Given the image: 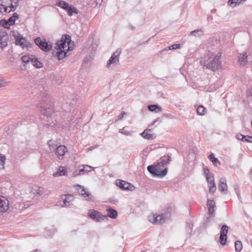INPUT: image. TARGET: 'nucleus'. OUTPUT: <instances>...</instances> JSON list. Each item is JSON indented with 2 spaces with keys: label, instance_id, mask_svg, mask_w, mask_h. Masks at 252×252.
<instances>
[{
  "label": "nucleus",
  "instance_id": "1",
  "mask_svg": "<svg viewBox=\"0 0 252 252\" xmlns=\"http://www.w3.org/2000/svg\"><path fill=\"white\" fill-rule=\"evenodd\" d=\"M221 54L219 52H209L201 58L200 64L212 71L218 70L221 67Z\"/></svg>",
  "mask_w": 252,
  "mask_h": 252
},
{
  "label": "nucleus",
  "instance_id": "2",
  "mask_svg": "<svg viewBox=\"0 0 252 252\" xmlns=\"http://www.w3.org/2000/svg\"><path fill=\"white\" fill-rule=\"evenodd\" d=\"M70 42V37L65 34L63 35L61 40L56 42L54 53L59 60H61L65 57L67 51L69 50V47H68L67 50H65V48Z\"/></svg>",
  "mask_w": 252,
  "mask_h": 252
},
{
  "label": "nucleus",
  "instance_id": "3",
  "mask_svg": "<svg viewBox=\"0 0 252 252\" xmlns=\"http://www.w3.org/2000/svg\"><path fill=\"white\" fill-rule=\"evenodd\" d=\"M38 107L40 108L41 113L46 117H50L54 112L51 98L47 94H43Z\"/></svg>",
  "mask_w": 252,
  "mask_h": 252
},
{
  "label": "nucleus",
  "instance_id": "4",
  "mask_svg": "<svg viewBox=\"0 0 252 252\" xmlns=\"http://www.w3.org/2000/svg\"><path fill=\"white\" fill-rule=\"evenodd\" d=\"M35 44L42 51L49 52L52 49V45L46 41L45 39L37 37L34 39Z\"/></svg>",
  "mask_w": 252,
  "mask_h": 252
},
{
  "label": "nucleus",
  "instance_id": "5",
  "mask_svg": "<svg viewBox=\"0 0 252 252\" xmlns=\"http://www.w3.org/2000/svg\"><path fill=\"white\" fill-rule=\"evenodd\" d=\"M148 219L150 222L156 224H162L165 220L162 214L158 215L154 213L150 214L148 217Z\"/></svg>",
  "mask_w": 252,
  "mask_h": 252
},
{
  "label": "nucleus",
  "instance_id": "6",
  "mask_svg": "<svg viewBox=\"0 0 252 252\" xmlns=\"http://www.w3.org/2000/svg\"><path fill=\"white\" fill-rule=\"evenodd\" d=\"M121 52V50L118 49L112 55L111 57H110V58L109 59L107 63V67L109 68L111 67L112 65H115L119 63V57Z\"/></svg>",
  "mask_w": 252,
  "mask_h": 252
},
{
  "label": "nucleus",
  "instance_id": "7",
  "mask_svg": "<svg viewBox=\"0 0 252 252\" xmlns=\"http://www.w3.org/2000/svg\"><path fill=\"white\" fill-rule=\"evenodd\" d=\"M116 184L118 187L124 190L132 191L135 189L133 185L125 181L118 180L116 181Z\"/></svg>",
  "mask_w": 252,
  "mask_h": 252
},
{
  "label": "nucleus",
  "instance_id": "8",
  "mask_svg": "<svg viewBox=\"0 0 252 252\" xmlns=\"http://www.w3.org/2000/svg\"><path fill=\"white\" fill-rule=\"evenodd\" d=\"M9 208V200L5 197L0 195V213L6 212Z\"/></svg>",
  "mask_w": 252,
  "mask_h": 252
},
{
  "label": "nucleus",
  "instance_id": "9",
  "mask_svg": "<svg viewBox=\"0 0 252 252\" xmlns=\"http://www.w3.org/2000/svg\"><path fill=\"white\" fill-rule=\"evenodd\" d=\"M88 215L91 218L96 221H99L106 218L105 215H101L99 212L94 210H89Z\"/></svg>",
  "mask_w": 252,
  "mask_h": 252
},
{
  "label": "nucleus",
  "instance_id": "10",
  "mask_svg": "<svg viewBox=\"0 0 252 252\" xmlns=\"http://www.w3.org/2000/svg\"><path fill=\"white\" fill-rule=\"evenodd\" d=\"M228 230V227L226 225H223L220 230V241L221 245H224L226 242V234Z\"/></svg>",
  "mask_w": 252,
  "mask_h": 252
},
{
  "label": "nucleus",
  "instance_id": "11",
  "mask_svg": "<svg viewBox=\"0 0 252 252\" xmlns=\"http://www.w3.org/2000/svg\"><path fill=\"white\" fill-rule=\"evenodd\" d=\"M8 35L7 33L0 31V48L3 49L7 45Z\"/></svg>",
  "mask_w": 252,
  "mask_h": 252
},
{
  "label": "nucleus",
  "instance_id": "12",
  "mask_svg": "<svg viewBox=\"0 0 252 252\" xmlns=\"http://www.w3.org/2000/svg\"><path fill=\"white\" fill-rule=\"evenodd\" d=\"M61 198L63 203V204H62L61 205L65 207H70L72 204V202L74 200L73 196L70 194L63 195Z\"/></svg>",
  "mask_w": 252,
  "mask_h": 252
},
{
  "label": "nucleus",
  "instance_id": "13",
  "mask_svg": "<svg viewBox=\"0 0 252 252\" xmlns=\"http://www.w3.org/2000/svg\"><path fill=\"white\" fill-rule=\"evenodd\" d=\"M67 152V149L64 145H60L56 148V154L60 159H63L64 154Z\"/></svg>",
  "mask_w": 252,
  "mask_h": 252
},
{
  "label": "nucleus",
  "instance_id": "14",
  "mask_svg": "<svg viewBox=\"0 0 252 252\" xmlns=\"http://www.w3.org/2000/svg\"><path fill=\"white\" fill-rule=\"evenodd\" d=\"M140 135L142 137L145 139L151 140L156 138V134L152 132L150 129H145Z\"/></svg>",
  "mask_w": 252,
  "mask_h": 252
},
{
  "label": "nucleus",
  "instance_id": "15",
  "mask_svg": "<svg viewBox=\"0 0 252 252\" xmlns=\"http://www.w3.org/2000/svg\"><path fill=\"white\" fill-rule=\"evenodd\" d=\"M238 62L241 66H246L248 63V55L247 53H240L238 56Z\"/></svg>",
  "mask_w": 252,
  "mask_h": 252
},
{
  "label": "nucleus",
  "instance_id": "16",
  "mask_svg": "<svg viewBox=\"0 0 252 252\" xmlns=\"http://www.w3.org/2000/svg\"><path fill=\"white\" fill-rule=\"evenodd\" d=\"M67 175V169L64 166H59L57 171L53 174L54 177H58L60 176H66Z\"/></svg>",
  "mask_w": 252,
  "mask_h": 252
},
{
  "label": "nucleus",
  "instance_id": "17",
  "mask_svg": "<svg viewBox=\"0 0 252 252\" xmlns=\"http://www.w3.org/2000/svg\"><path fill=\"white\" fill-rule=\"evenodd\" d=\"M160 167H159V163L157 164V167L155 169V174H153V177H159V178H162L164 177L167 172V169L165 168L164 169L162 170L161 171H160Z\"/></svg>",
  "mask_w": 252,
  "mask_h": 252
},
{
  "label": "nucleus",
  "instance_id": "18",
  "mask_svg": "<svg viewBox=\"0 0 252 252\" xmlns=\"http://www.w3.org/2000/svg\"><path fill=\"white\" fill-rule=\"evenodd\" d=\"M219 190L224 194L227 193L228 187L226 184V180L225 178H221L219 185Z\"/></svg>",
  "mask_w": 252,
  "mask_h": 252
},
{
  "label": "nucleus",
  "instance_id": "19",
  "mask_svg": "<svg viewBox=\"0 0 252 252\" xmlns=\"http://www.w3.org/2000/svg\"><path fill=\"white\" fill-rule=\"evenodd\" d=\"M16 45H19L21 46L23 49L24 48H28L31 46V45L29 42H28L27 39L23 37L22 35L15 42Z\"/></svg>",
  "mask_w": 252,
  "mask_h": 252
},
{
  "label": "nucleus",
  "instance_id": "20",
  "mask_svg": "<svg viewBox=\"0 0 252 252\" xmlns=\"http://www.w3.org/2000/svg\"><path fill=\"white\" fill-rule=\"evenodd\" d=\"M76 189L78 190V193L82 196L84 197H89L91 193L90 192L87 190L86 189H85L83 186L76 185Z\"/></svg>",
  "mask_w": 252,
  "mask_h": 252
},
{
  "label": "nucleus",
  "instance_id": "21",
  "mask_svg": "<svg viewBox=\"0 0 252 252\" xmlns=\"http://www.w3.org/2000/svg\"><path fill=\"white\" fill-rule=\"evenodd\" d=\"M31 192L32 193L35 195H41L44 193V189L43 188L36 186L34 185L33 186L31 190Z\"/></svg>",
  "mask_w": 252,
  "mask_h": 252
},
{
  "label": "nucleus",
  "instance_id": "22",
  "mask_svg": "<svg viewBox=\"0 0 252 252\" xmlns=\"http://www.w3.org/2000/svg\"><path fill=\"white\" fill-rule=\"evenodd\" d=\"M31 62L32 64L36 68H39L43 66L42 63L34 56H32V60Z\"/></svg>",
  "mask_w": 252,
  "mask_h": 252
},
{
  "label": "nucleus",
  "instance_id": "23",
  "mask_svg": "<svg viewBox=\"0 0 252 252\" xmlns=\"http://www.w3.org/2000/svg\"><path fill=\"white\" fill-rule=\"evenodd\" d=\"M207 206L208 212L210 214H213L215 212V208H216L215 201L214 200H208Z\"/></svg>",
  "mask_w": 252,
  "mask_h": 252
},
{
  "label": "nucleus",
  "instance_id": "24",
  "mask_svg": "<svg viewBox=\"0 0 252 252\" xmlns=\"http://www.w3.org/2000/svg\"><path fill=\"white\" fill-rule=\"evenodd\" d=\"M56 5L66 10L69 4L65 1L58 0L56 1Z\"/></svg>",
  "mask_w": 252,
  "mask_h": 252
},
{
  "label": "nucleus",
  "instance_id": "25",
  "mask_svg": "<svg viewBox=\"0 0 252 252\" xmlns=\"http://www.w3.org/2000/svg\"><path fill=\"white\" fill-rule=\"evenodd\" d=\"M107 212L108 213H107L108 217H109L112 219H115L117 218L118 213H117V212L115 210H114V209H111V208H109V209H107Z\"/></svg>",
  "mask_w": 252,
  "mask_h": 252
},
{
  "label": "nucleus",
  "instance_id": "26",
  "mask_svg": "<svg viewBox=\"0 0 252 252\" xmlns=\"http://www.w3.org/2000/svg\"><path fill=\"white\" fill-rule=\"evenodd\" d=\"M66 11L69 16H72L73 14H77V10L76 8L74 6L71 5H69L68 6Z\"/></svg>",
  "mask_w": 252,
  "mask_h": 252
},
{
  "label": "nucleus",
  "instance_id": "27",
  "mask_svg": "<svg viewBox=\"0 0 252 252\" xmlns=\"http://www.w3.org/2000/svg\"><path fill=\"white\" fill-rule=\"evenodd\" d=\"M148 109L152 112L158 113L161 111V108L157 105H150L148 106Z\"/></svg>",
  "mask_w": 252,
  "mask_h": 252
},
{
  "label": "nucleus",
  "instance_id": "28",
  "mask_svg": "<svg viewBox=\"0 0 252 252\" xmlns=\"http://www.w3.org/2000/svg\"><path fill=\"white\" fill-rule=\"evenodd\" d=\"M208 158L215 166H217L218 164L220 165V164L219 159L215 157L214 154H211L210 155H209Z\"/></svg>",
  "mask_w": 252,
  "mask_h": 252
},
{
  "label": "nucleus",
  "instance_id": "29",
  "mask_svg": "<svg viewBox=\"0 0 252 252\" xmlns=\"http://www.w3.org/2000/svg\"><path fill=\"white\" fill-rule=\"evenodd\" d=\"M18 14L16 13H14L13 16L9 18L8 20L9 25L12 26L15 24L16 20L18 18Z\"/></svg>",
  "mask_w": 252,
  "mask_h": 252
},
{
  "label": "nucleus",
  "instance_id": "30",
  "mask_svg": "<svg viewBox=\"0 0 252 252\" xmlns=\"http://www.w3.org/2000/svg\"><path fill=\"white\" fill-rule=\"evenodd\" d=\"M10 36L12 38H14L15 42L22 35H21L17 31H12L10 32Z\"/></svg>",
  "mask_w": 252,
  "mask_h": 252
},
{
  "label": "nucleus",
  "instance_id": "31",
  "mask_svg": "<svg viewBox=\"0 0 252 252\" xmlns=\"http://www.w3.org/2000/svg\"><path fill=\"white\" fill-rule=\"evenodd\" d=\"M48 145L51 151H54L57 147L56 142L52 140L48 141Z\"/></svg>",
  "mask_w": 252,
  "mask_h": 252
},
{
  "label": "nucleus",
  "instance_id": "32",
  "mask_svg": "<svg viewBox=\"0 0 252 252\" xmlns=\"http://www.w3.org/2000/svg\"><path fill=\"white\" fill-rule=\"evenodd\" d=\"M6 157L4 155L0 154V171L4 168Z\"/></svg>",
  "mask_w": 252,
  "mask_h": 252
},
{
  "label": "nucleus",
  "instance_id": "33",
  "mask_svg": "<svg viewBox=\"0 0 252 252\" xmlns=\"http://www.w3.org/2000/svg\"><path fill=\"white\" fill-rule=\"evenodd\" d=\"M245 0H229L228 1V4L229 6L235 7L237 5L239 4L241 2Z\"/></svg>",
  "mask_w": 252,
  "mask_h": 252
},
{
  "label": "nucleus",
  "instance_id": "34",
  "mask_svg": "<svg viewBox=\"0 0 252 252\" xmlns=\"http://www.w3.org/2000/svg\"><path fill=\"white\" fill-rule=\"evenodd\" d=\"M243 245L240 241H236L235 242V249L236 252H240L242 249Z\"/></svg>",
  "mask_w": 252,
  "mask_h": 252
},
{
  "label": "nucleus",
  "instance_id": "35",
  "mask_svg": "<svg viewBox=\"0 0 252 252\" xmlns=\"http://www.w3.org/2000/svg\"><path fill=\"white\" fill-rule=\"evenodd\" d=\"M84 174V170L82 169V166H79L78 169L76 170L73 173L74 177H76L79 175H82Z\"/></svg>",
  "mask_w": 252,
  "mask_h": 252
},
{
  "label": "nucleus",
  "instance_id": "36",
  "mask_svg": "<svg viewBox=\"0 0 252 252\" xmlns=\"http://www.w3.org/2000/svg\"><path fill=\"white\" fill-rule=\"evenodd\" d=\"M209 188V192L214 193L216 190V186L215 182L208 183Z\"/></svg>",
  "mask_w": 252,
  "mask_h": 252
},
{
  "label": "nucleus",
  "instance_id": "37",
  "mask_svg": "<svg viewBox=\"0 0 252 252\" xmlns=\"http://www.w3.org/2000/svg\"><path fill=\"white\" fill-rule=\"evenodd\" d=\"M205 108L202 105L198 107L197 108V112L199 115H203L205 113Z\"/></svg>",
  "mask_w": 252,
  "mask_h": 252
},
{
  "label": "nucleus",
  "instance_id": "38",
  "mask_svg": "<svg viewBox=\"0 0 252 252\" xmlns=\"http://www.w3.org/2000/svg\"><path fill=\"white\" fill-rule=\"evenodd\" d=\"M0 24L1 26H3L5 29H9V27L11 26L9 25V23H8V21H6L4 19L1 20Z\"/></svg>",
  "mask_w": 252,
  "mask_h": 252
},
{
  "label": "nucleus",
  "instance_id": "39",
  "mask_svg": "<svg viewBox=\"0 0 252 252\" xmlns=\"http://www.w3.org/2000/svg\"><path fill=\"white\" fill-rule=\"evenodd\" d=\"M32 55H25L23 56L22 57V60L23 62L25 63H28L30 62H31L32 60Z\"/></svg>",
  "mask_w": 252,
  "mask_h": 252
},
{
  "label": "nucleus",
  "instance_id": "40",
  "mask_svg": "<svg viewBox=\"0 0 252 252\" xmlns=\"http://www.w3.org/2000/svg\"><path fill=\"white\" fill-rule=\"evenodd\" d=\"M82 166V169H84V174L86 173H87L88 172H90L92 171V170L93 169V168L90 166V165H81Z\"/></svg>",
  "mask_w": 252,
  "mask_h": 252
},
{
  "label": "nucleus",
  "instance_id": "41",
  "mask_svg": "<svg viewBox=\"0 0 252 252\" xmlns=\"http://www.w3.org/2000/svg\"><path fill=\"white\" fill-rule=\"evenodd\" d=\"M157 167V164L156 165H150L148 167L147 169L148 171L153 175V174H155V169Z\"/></svg>",
  "mask_w": 252,
  "mask_h": 252
},
{
  "label": "nucleus",
  "instance_id": "42",
  "mask_svg": "<svg viewBox=\"0 0 252 252\" xmlns=\"http://www.w3.org/2000/svg\"><path fill=\"white\" fill-rule=\"evenodd\" d=\"M16 9V6L11 5V6H6L4 9V13H9L11 11H14Z\"/></svg>",
  "mask_w": 252,
  "mask_h": 252
},
{
  "label": "nucleus",
  "instance_id": "43",
  "mask_svg": "<svg viewBox=\"0 0 252 252\" xmlns=\"http://www.w3.org/2000/svg\"><path fill=\"white\" fill-rule=\"evenodd\" d=\"M150 152V149L148 147L144 149L143 151L141 152L140 155L142 156V158L144 157H146L148 153Z\"/></svg>",
  "mask_w": 252,
  "mask_h": 252
},
{
  "label": "nucleus",
  "instance_id": "44",
  "mask_svg": "<svg viewBox=\"0 0 252 252\" xmlns=\"http://www.w3.org/2000/svg\"><path fill=\"white\" fill-rule=\"evenodd\" d=\"M203 170L204 174L205 175L206 178L213 174V173L210 172L209 170L207 167H204L203 168Z\"/></svg>",
  "mask_w": 252,
  "mask_h": 252
},
{
  "label": "nucleus",
  "instance_id": "45",
  "mask_svg": "<svg viewBox=\"0 0 252 252\" xmlns=\"http://www.w3.org/2000/svg\"><path fill=\"white\" fill-rule=\"evenodd\" d=\"M243 142L252 143V136L249 135H245Z\"/></svg>",
  "mask_w": 252,
  "mask_h": 252
},
{
  "label": "nucleus",
  "instance_id": "46",
  "mask_svg": "<svg viewBox=\"0 0 252 252\" xmlns=\"http://www.w3.org/2000/svg\"><path fill=\"white\" fill-rule=\"evenodd\" d=\"M206 179L208 183L215 182L213 174L208 176L206 178Z\"/></svg>",
  "mask_w": 252,
  "mask_h": 252
},
{
  "label": "nucleus",
  "instance_id": "47",
  "mask_svg": "<svg viewBox=\"0 0 252 252\" xmlns=\"http://www.w3.org/2000/svg\"><path fill=\"white\" fill-rule=\"evenodd\" d=\"M198 33H202V31L201 30H197L193 31L190 33V35L196 36V34Z\"/></svg>",
  "mask_w": 252,
  "mask_h": 252
},
{
  "label": "nucleus",
  "instance_id": "48",
  "mask_svg": "<svg viewBox=\"0 0 252 252\" xmlns=\"http://www.w3.org/2000/svg\"><path fill=\"white\" fill-rule=\"evenodd\" d=\"M8 83L5 81L0 79V88L4 87L7 86Z\"/></svg>",
  "mask_w": 252,
  "mask_h": 252
},
{
  "label": "nucleus",
  "instance_id": "49",
  "mask_svg": "<svg viewBox=\"0 0 252 252\" xmlns=\"http://www.w3.org/2000/svg\"><path fill=\"white\" fill-rule=\"evenodd\" d=\"M245 135H243L240 133H238L236 135V137L237 139L244 141Z\"/></svg>",
  "mask_w": 252,
  "mask_h": 252
},
{
  "label": "nucleus",
  "instance_id": "50",
  "mask_svg": "<svg viewBox=\"0 0 252 252\" xmlns=\"http://www.w3.org/2000/svg\"><path fill=\"white\" fill-rule=\"evenodd\" d=\"M170 158L168 157V161H165L163 159H162L159 162H158V163H159V166L161 165L162 166L165 165L169 161H170Z\"/></svg>",
  "mask_w": 252,
  "mask_h": 252
},
{
  "label": "nucleus",
  "instance_id": "51",
  "mask_svg": "<svg viewBox=\"0 0 252 252\" xmlns=\"http://www.w3.org/2000/svg\"><path fill=\"white\" fill-rule=\"evenodd\" d=\"M125 115H126V113L125 111H123L121 114L118 117V119L117 120H115V122H116L118 120H122Z\"/></svg>",
  "mask_w": 252,
  "mask_h": 252
},
{
  "label": "nucleus",
  "instance_id": "52",
  "mask_svg": "<svg viewBox=\"0 0 252 252\" xmlns=\"http://www.w3.org/2000/svg\"><path fill=\"white\" fill-rule=\"evenodd\" d=\"M180 47V45L179 44H173L169 47L170 49H177Z\"/></svg>",
  "mask_w": 252,
  "mask_h": 252
},
{
  "label": "nucleus",
  "instance_id": "53",
  "mask_svg": "<svg viewBox=\"0 0 252 252\" xmlns=\"http://www.w3.org/2000/svg\"><path fill=\"white\" fill-rule=\"evenodd\" d=\"M119 132L122 134H124L126 135L130 134V132L128 131L125 130L124 128L120 129Z\"/></svg>",
  "mask_w": 252,
  "mask_h": 252
},
{
  "label": "nucleus",
  "instance_id": "54",
  "mask_svg": "<svg viewBox=\"0 0 252 252\" xmlns=\"http://www.w3.org/2000/svg\"><path fill=\"white\" fill-rule=\"evenodd\" d=\"M5 7L6 6L5 5L0 4V13L2 14L4 13V9Z\"/></svg>",
  "mask_w": 252,
  "mask_h": 252
},
{
  "label": "nucleus",
  "instance_id": "55",
  "mask_svg": "<svg viewBox=\"0 0 252 252\" xmlns=\"http://www.w3.org/2000/svg\"><path fill=\"white\" fill-rule=\"evenodd\" d=\"M96 5L99 4L100 5L101 2H102V0H95Z\"/></svg>",
  "mask_w": 252,
  "mask_h": 252
},
{
  "label": "nucleus",
  "instance_id": "56",
  "mask_svg": "<svg viewBox=\"0 0 252 252\" xmlns=\"http://www.w3.org/2000/svg\"><path fill=\"white\" fill-rule=\"evenodd\" d=\"M129 27H130V28L132 30H133L134 29V28H134V27H133V26H132L131 25H130V26H129Z\"/></svg>",
  "mask_w": 252,
  "mask_h": 252
},
{
  "label": "nucleus",
  "instance_id": "57",
  "mask_svg": "<svg viewBox=\"0 0 252 252\" xmlns=\"http://www.w3.org/2000/svg\"><path fill=\"white\" fill-rule=\"evenodd\" d=\"M17 0L18 1L19 0Z\"/></svg>",
  "mask_w": 252,
  "mask_h": 252
}]
</instances>
